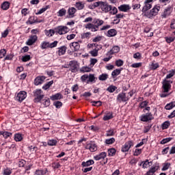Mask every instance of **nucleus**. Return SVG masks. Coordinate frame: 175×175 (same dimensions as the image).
<instances>
[{
	"label": "nucleus",
	"instance_id": "1",
	"mask_svg": "<svg viewBox=\"0 0 175 175\" xmlns=\"http://www.w3.org/2000/svg\"><path fill=\"white\" fill-rule=\"evenodd\" d=\"M103 20H100L99 18H96L94 20V23H88L86 25H84V27L85 29H89V31H91L92 32H96L97 31H99V27L100 25H103Z\"/></svg>",
	"mask_w": 175,
	"mask_h": 175
},
{
	"label": "nucleus",
	"instance_id": "2",
	"mask_svg": "<svg viewBox=\"0 0 175 175\" xmlns=\"http://www.w3.org/2000/svg\"><path fill=\"white\" fill-rule=\"evenodd\" d=\"M135 92V90H132L127 94L124 92L120 93L117 96L118 102H120V103H121V102H128V100L133 96Z\"/></svg>",
	"mask_w": 175,
	"mask_h": 175
},
{
	"label": "nucleus",
	"instance_id": "3",
	"mask_svg": "<svg viewBox=\"0 0 175 175\" xmlns=\"http://www.w3.org/2000/svg\"><path fill=\"white\" fill-rule=\"evenodd\" d=\"M159 10H161V6L156 5L149 12L145 13L144 16H146V17H148V18H152V17H155V16L158 15V13H159Z\"/></svg>",
	"mask_w": 175,
	"mask_h": 175
},
{
	"label": "nucleus",
	"instance_id": "4",
	"mask_svg": "<svg viewBox=\"0 0 175 175\" xmlns=\"http://www.w3.org/2000/svg\"><path fill=\"white\" fill-rule=\"evenodd\" d=\"M172 84H173V81L163 79L162 81V92H169L172 90Z\"/></svg>",
	"mask_w": 175,
	"mask_h": 175
},
{
	"label": "nucleus",
	"instance_id": "5",
	"mask_svg": "<svg viewBox=\"0 0 175 175\" xmlns=\"http://www.w3.org/2000/svg\"><path fill=\"white\" fill-rule=\"evenodd\" d=\"M85 148L89 150L90 152H96V151H98V145L94 141L88 142L85 144Z\"/></svg>",
	"mask_w": 175,
	"mask_h": 175
},
{
	"label": "nucleus",
	"instance_id": "6",
	"mask_svg": "<svg viewBox=\"0 0 175 175\" xmlns=\"http://www.w3.org/2000/svg\"><path fill=\"white\" fill-rule=\"evenodd\" d=\"M55 33H58L59 35H65L69 32L70 29L68 27L66 26H58L55 28Z\"/></svg>",
	"mask_w": 175,
	"mask_h": 175
},
{
	"label": "nucleus",
	"instance_id": "7",
	"mask_svg": "<svg viewBox=\"0 0 175 175\" xmlns=\"http://www.w3.org/2000/svg\"><path fill=\"white\" fill-rule=\"evenodd\" d=\"M34 100L35 102H41V100L44 98V94H43V91L40 89H38L34 92Z\"/></svg>",
	"mask_w": 175,
	"mask_h": 175
},
{
	"label": "nucleus",
	"instance_id": "8",
	"mask_svg": "<svg viewBox=\"0 0 175 175\" xmlns=\"http://www.w3.org/2000/svg\"><path fill=\"white\" fill-rule=\"evenodd\" d=\"M70 65V70L72 73H76L79 70V68L80 65L79 64V62L77 61L73 60L70 61L69 63Z\"/></svg>",
	"mask_w": 175,
	"mask_h": 175
},
{
	"label": "nucleus",
	"instance_id": "9",
	"mask_svg": "<svg viewBox=\"0 0 175 175\" xmlns=\"http://www.w3.org/2000/svg\"><path fill=\"white\" fill-rule=\"evenodd\" d=\"M134 143L133 141L130 140L126 142L122 147L121 151L122 152H128L131 150V147H133Z\"/></svg>",
	"mask_w": 175,
	"mask_h": 175
},
{
	"label": "nucleus",
	"instance_id": "10",
	"mask_svg": "<svg viewBox=\"0 0 175 175\" xmlns=\"http://www.w3.org/2000/svg\"><path fill=\"white\" fill-rule=\"evenodd\" d=\"M140 120L143 122H148V121H151V120H154V117L152 116V113H147L146 115H142L140 117Z\"/></svg>",
	"mask_w": 175,
	"mask_h": 175
},
{
	"label": "nucleus",
	"instance_id": "11",
	"mask_svg": "<svg viewBox=\"0 0 175 175\" xmlns=\"http://www.w3.org/2000/svg\"><path fill=\"white\" fill-rule=\"evenodd\" d=\"M36 40H38V36L31 35L27 41L26 42V44L27 46H32V44L36 42Z\"/></svg>",
	"mask_w": 175,
	"mask_h": 175
},
{
	"label": "nucleus",
	"instance_id": "12",
	"mask_svg": "<svg viewBox=\"0 0 175 175\" xmlns=\"http://www.w3.org/2000/svg\"><path fill=\"white\" fill-rule=\"evenodd\" d=\"M27 98V92L25 91H21L16 96V99L18 100V102H23L24 99Z\"/></svg>",
	"mask_w": 175,
	"mask_h": 175
},
{
	"label": "nucleus",
	"instance_id": "13",
	"mask_svg": "<svg viewBox=\"0 0 175 175\" xmlns=\"http://www.w3.org/2000/svg\"><path fill=\"white\" fill-rule=\"evenodd\" d=\"M101 10L104 12L105 13H108V12H110L111 10V5H108L107 2L103 1V4L101 5Z\"/></svg>",
	"mask_w": 175,
	"mask_h": 175
},
{
	"label": "nucleus",
	"instance_id": "14",
	"mask_svg": "<svg viewBox=\"0 0 175 175\" xmlns=\"http://www.w3.org/2000/svg\"><path fill=\"white\" fill-rule=\"evenodd\" d=\"M107 157V153L106 152H102L97 155L94 156V161H102Z\"/></svg>",
	"mask_w": 175,
	"mask_h": 175
},
{
	"label": "nucleus",
	"instance_id": "15",
	"mask_svg": "<svg viewBox=\"0 0 175 175\" xmlns=\"http://www.w3.org/2000/svg\"><path fill=\"white\" fill-rule=\"evenodd\" d=\"M81 41L74 42L70 44V47L73 51H79L80 50V44Z\"/></svg>",
	"mask_w": 175,
	"mask_h": 175
},
{
	"label": "nucleus",
	"instance_id": "16",
	"mask_svg": "<svg viewBox=\"0 0 175 175\" xmlns=\"http://www.w3.org/2000/svg\"><path fill=\"white\" fill-rule=\"evenodd\" d=\"M151 8H152V3H146V1H144V6L142 10V13L146 14V13H147V12H148Z\"/></svg>",
	"mask_w": 175,
	"mask_h": 175
},
{
	"label": "nucleus",
	"instance_id": "17",
	"mask_svg": "<svg viewBox=\"0 0 175 175\" xmlns=\"http://www.w3.org/2000/svg\"><path fill=\"white\" fill-rule=\"evenodd\" d=\"M44 80H46V77L44 76L37 77L34 80V84L35 85H40V84L44 83Z\"/></svg>",
	"mask_w": 175,
	"mask_h": 175
},
{
	"label": "nucleus",
	"instance_id": "18",
	"mask_svg": "<svg viewBox=\"0 0 175 175\" xmlns=\"http://www.w3.org/2000/svg\"><path fill=\"white\" fill-rule=\"evenodd\" d=\"M120 53V46H113L112 49L107 52V55H113V54H117Z\"/></svg>",
	"mask_w": 175,
	"mask_h": 175
},
{
	"label": "nucleus",
	"instance_id": "19",
	"mask_svg": "<svg viewBox=\"0 0 175 175\" xmlns=\"http://www.w3.org/2000/svg\"><path fill=\"white\" fill-rule=\"evenodd\" d=\"M100 49H102V46L98 45V46H96L94 49H93V50L90 51L89 54H90L92 57H98V53Z\"/></svg>",
	"mask_w": 175,
	"mask_h": 175
},
{
	"label": "nucleus",
	"instance_id": "20",
	"mask_svg": "<svg viewBox=\"0 0 175 175\" xmlns=\"http://www.w3.org/2000/svg\"><path fill=\"white\" fill-rule=\"evenodd\" d=\"M118 10L120 12H124V13H126L128 10H131V5L128 4H122L118 7Z\"/></svg>",
	"mask_w": 175,
	"mask_h": 175
},
{
	"label": "nucleus",
	"instance_id": "21",
	"mask_svg": "<svg viewBox=\"0 0 175 175\" xmlns=\"http://www.w3.org/2000/svg\"><path fill=\"white\" fill-rule=\"evenodd\" d=\"M76 12H77V10H76L75 7L69 8L68 10V18H73V17H75Z\"/></svg>",
	"mask_w": 175,
	"mask_h": 175
},
{
	"label": "nucleus",
	"instance_id": "22",
	"mask_svg": "<svg viewBox=\"0 0 175 175\" xmlns=\"http://www.w3.org/2000/svg\"><path fill=\"white\" fill-rule=\"evenodd\" d=\"M159 169V165H153L151 168L146 172V175H154L155 172Z\"/></svg>",
	"mask_w": 175,
	"mask_h": 175
},
{
	"label": "nucleus",
	"instance_id": "23",
	"mask_svg": "<svg viewBox=\"0 0 175 175\" xmlns=\"http://www.w3.org/2000/svg\"><path fill=\"white\" fill-rule=\"evenodd\" d=\"M170 10H172L171 7H167V8H165L164 10V12H163V14L161 15L162 18H166V17L170 16V13H171Z\"/></svg>",
	"mask_w": 175,
	"mask_h": 175
},
{
	"label": "nucleus",
	"instance_id": "24",
	"mask_svg": "<svg viewBox=\"0 0 175 175\" xmlns=\"http://www.w3.org/2000/svg\"><path fill=\"white\" fill-rule=\"evenodd\" d=\"M116 35H117V30H116V29H111L107 31V36H108V38H113L116 36Z\"/></svg>",
	"mask_w": 175,
	"mask_h": 175
},
{
	"label": "nucleus",
	"instance_id": "25",
	"mask_svg": "<svg viewBox=\"0 0 175 175\" xmlns=\"http://www.w3.org/2000/svg\"><path fill=\"white\" fill-rule=\"evenodd\" d=\"M122 70V68H117L116 70H114L112 72H111V77L113 79H116V76H118L120 75H121V71Z\"/></svg>",
	"mask_w": 175,
	"mask_h": 175
},
{
	"label": "nucleus",
	"instance_id": "26",
	"mask_svg": "<svg viewBox=\"0 0 175 175\" xmlns=\"http://www.w3.org/2000/svg\"><path fill=\"white\" fill-rule=\"evenodd\" d=\"M50 99H51V100H58L59 99H62V94H61V93H57L54 95H52L50 97Z\"/></svg>",
	"mask_w": 175,
	"mask_h": 175
},
{
	"label": "nucleus",
	"instance_id": "27",
	"mask_svg": "<svg viewBox=\"0 0 175 175\" xmlns=\"http://www.w3.org/2000/svg\"><path fill=\"white\" fill-rule=\"evenodd\" d=\"M95 163V161H94V160H88L87 161H83L81 163V165L83 167H87L88 166H91V165H94Z\"/></svg>",
	"mask_w": 175,
	"mask_h": 175
},
{
	"label": "nucleus",
	"instance_id": "28",
	"mask_svg": "<svg viewBox=\"0 0 175 175\" xmlns=\"http://www.w3.org/2000/svg\"><path fill=\"white\" fill-rule=\"evenodd\" d=\"M41 103L44 106V107H49V106L51 105L50 98L46 97L41 100Z\"/></svg>",
	"mask_w": 175,
	"mask_h": 175
},
{
	"label": "nucleus",
	"instance_id": "29",
	"mask_svg": "<svg viewBox=\"0 0 175 175\" xmlns=\"http://www.w3.org/2000/svg\"><path fill=\"white\" fill-rule=\"evenodd\" d=\"M96 79L95 75L92 74L89 75L88 79L87 80V84H90V83H96Z\"/></svg>",
	"mask_w": 175,
	"mask_h": 175
},
{
	"label": "nucleus",
	"instance_id": "30",
	"mask_svg": "<svg viewBox=\"0 0 175 175\" xmlns=\"http://www.w3.org/2000/svg\"><path fill=\"white\" fill-rule=\"evenodd\" d=\"M10 8V3L9 1H4L1 4V9L3 10H8Z\"/></svg>",
	"mask_w": 175,
	"mask_h": 175
},
{
	"label": "nucleus",
	"instance_id": "31",
	"mask_svg": "<svg viewBox=\"0 0 175 175\" xmlns=\"http://www.w3.org/2000/svg\"><path fill=\"white\" fill-rule=\"evenodd\" d=\"M103 3V1H96L94 2L92 7H90V9H95V8H102V5Z\"/></svg>",
	"mask_w": 175,
	"mask_h": 175
},
{
	"label": "nucleus",
	"instance_id": "32",
	"mask_svg": "<svg viewBox=\"0 0 175 175\" xmlns=\"http://www.w3.org/2000/svg\"><path fill=\"white\" fill-rule=\"evenodd\" d=\"M107 79H109V75L107 73L101 74L98 77V80H100V81H106Z\"/></svg>",
	"mask_w": 175,
	"mask_h": 175
},
{
	"label": "nucleus",
	"instance_id": "33",
	"mask_svg": "<svg viewBox=\"0 0 175 175\" xmlns=\"http://www.w3.org/2000/svg\"><path fill=\"white\" fill-rule=\"evenodd\" d=\"M114 143H116V139L114 137L106 139L105 140V144L108 146H110L111 144H114Z\"/></svg>",
	"mask_w": 175,
	"mask_h": 175
},
{
	"label": "nucleus",
	"instance_id": "34",
	"mask_svg": "<svg viewBox=\"0 0 175 175\" xmlns=\"http://www.w3.org/2000/svg\"><path fill=\"white\" fill-rule=\"evenodd\" d=\"M66 53V46H62L59 48L58 54L59 55H64Z\"/></svg>",
	"mask_w": 175,
	"mask_h": 175
},
{
	"label": "nucleus",
	"instance_id": "35",
	"mask_svg": "<svg viewBox=\"0 0 175 175\" xmlns=\"http://www.w3.org/2000/svg\"><path fill=\"white\" fill-rule=\"evenodd\" d=\"M175 75V70H171L169 71V73L166 75L164 80H169V79H172L173 76Z\"/></svg>",
	"mask_w": 175,
	"mask_h": 175
},
{
	"label": "nucleus",
	"instance_id": "36",
	"mask_svg": "<svg viewBox=\"0 0 175 175\" xmlns=\"http://www.w3.org/2000/svg\"><path fill=\"white\" fill-rule=\"evenodd\" d=\"M159 68V64L154 63L152 62L151 64H150V70H156V69H158Z\"/></svg>",
	"mask_w": 175,
	"mask_h": 175
},
{
	"label": "nucleus",
	"instance_id": "37",
	"mask_svg": "<svg viewBox=\"0 0 175 175\" xmlns=\"http://www.w3.org/2000/svg\"><path fill=\"white\" fill-rule=\"evenodd\" d=\"M173 107H175V101L171 102L165 106V110H172Z\"/></svg>",
	"mask_w": 175,
	"mask_h": 175
},
{
	"label": "nucleus",
	"instance_id": "38",
	"mask_svg": "<svg viewBox=\"0 0 175 175\" xmlns=\"http://www.w3.org/2000/svg\"><path fill=\"white\" fill-rule=\"evenodd\" d=\"M40 48L42 50H46V49H49V42L44 41L40 44Z\"/></svg>",
	"mask_w": 175,
	"mask_h": 175
},
{
	"label": "nucleus",
	"instance_id": "39",
	"mask_svg": "<svg viewBox=\"0 0 175 175\" xmlns=\"http://www.w3.org/2000/svg\"><path fill=\"white\" fill-rule=\"evenodd\" d=\"M2 136L4 139H8V137H12V136H13V133L9 131H3Z\"/></svg>",
	"mask_w": 175,
	"mask_h": 175
},
{
	"label": "nucleus",
	"instance_id": "40",
	"mask_svg": "<svg viewBox=\"0 0 175 175\" xmlns=\"http://www.w3.org/2000/svg\"><path fill=\"white\" fill-rule=\"evenodd\" d=\"M54 33H55V29L46 30L45 31V35L46 36H49V38H51V36H53Z\"/></svg>",
	"mask_w": 175,
	"mask_h": 175
},
{
	"label": "nucleus",
	"instance_id": "41",
	"mask_svg": "<svg viewBox=\"0 0 175 175\" xmlns=\"http://www.w3.org/2000/svg\"><path fill=\"white\" fill-rule=\"evenodd\" d=\"M116 152H117V150H116V148H114L108 149V156L109 157H114V155H116Z\"/></svg>",
	"mask_w": 175,
	"mask_h": 175
},
{
	"label": "nucleus",
	"instance_id": "42",
	"mask_svg": "<svg viewBox=\"0 0 175 175\" xmlns=\"http://www.w3.org/2000/svg\"><path fill=\"white\" fill-rule=\"evenodd\" d=\"M12 168L6 167L3 170V175H11L12 173Z\"/></svg>",
	"mask_w": 175,
	"mask_h": 175
},
{
	"label": "nucleus",
	"instance_id": "43",
	"mask_svg": "<svg viewBox=\"0 0 175 175\" xmlns=\"http://www.w3.org/2000/svg\"><path fill=\"white\" fill-rule=\"evenodd\" d=\"M75 8H77L78 10H83V9H84V3L82 2H77L75 3Z\"/></svg>",
	"mask_w": 175,
	"mask_h": 175
},
{
	"label": "nucleus",
	"instance_id": "44",
	"mask_svg": "<svg viewBox=\"0 0 175 175\" xmlns=\"http://www.w3.org/2000/svg\"><path fill=\"white\" fill-rule=\"evenodd\" d=\"M65 14H66V10L65 8H62L57 12L58 17H64Z\"/></svg>",
	"mask_w": 175,
	"mask_h": 175
},
{
	"label": "nucleus",
	"instance_id": "45",
	"mask_svg": "<svg viewBox=\"0 0 175 175\" xmlns=\"http://www.w3.org/2000/svg\"><path fill=\"white\" fill-rule=\"evenodd\" d=\"M91 70H92L91 67H88V66H83L82 68H80V72H81L82 73L88 72H90Z\"/></svg>",
	"mask_w": 175,
	"mask_h": 175
},
{
	"label": "nucleus",
	"instance_id": "46",
	"mask_svg": "<svg viewBox=\"0 0 175 175\" xmlns=\"http://www.w3.org/2000/svg\"><path fill=\"white\" fill-rule=\"evenodd\" d=\"M152 163V162L148 161V160H146L145 161L142 162V167L144 169H147V167H150V164Z\"/></svg>",
	"mask_w": 175,
	"mask_h": 175
},
{
	"label": "nucleus",
	"instance_id": "47",
	"mask_svg": "<svg viewBox=\"0 0 175 175\" xmlns=\"http://www.w3.org/2000/svg\"><path fill=\"white\" fill-rule=\"evenodd\" d=\"M54 83V81H50L49 82L44 84V85L42 87V90H44L45 91L46 90H49L51 85H53V83Z\"/></svg>",
	"mask_w": 175,
	"mask_h": 175
},
{
	"label": "nucleus",
	"instance_id": "48",
	"mask_svg": "<svg viewBox=\"0 0 175 175\" xmlns=\"http://www.w3.org/2000/svg\"><path fill=\"white\" fill-rule=\"evenodd\" d=\"M111 118H113V113L110 112L103 117L104 121H109V120H111Z\"/></svg>",
	"mask_w": 175,
	"mask_h": 175
},
{
	"label": "nucleus",
	"instance_id": "49",
	"mask_svg": "<svg viewBox=\"0 0 175 175\" xmlns=\"http://www.w3.org/2000/svg\"><path fill=\"white\" fill-rule=\"evenodd\" d=\"M15 142H21L23 140V135L20 133H16L14 135Z\"/></svg>",
	"mask_w": 175,
	"mask_h": 175
},
{
	"label": "nucleus",
	"instance_id": "50",
	"mask_svg": "<svg viewBox=\"0 0 175 175\" xmlns=\"http://www.w3.org/2000/svg\"><path fill=\"white\" fill-rule=\"evenodd\" d=\"M170 126V122L165 121L161 124V128L163 130L167 129Z\"/></svg>",
	"mask_w": 175,
	"mask_h": 175
},
{
	"label": "nucleus",
	"instance_id": "51",
	"mask_svg": "<svg viewBox=\"0 0 175 175\" xmlns=\"http://www.w3.org/2000/svg\"><path fill=\"white\" fill-rule=\"evenodd\" d=\"M90 36H91L90 32L83 33L81 35V39H90Z\"/></svg>",
	"mask_w": 175,
	"mask_h": 175
},
{
	"label": "nucleus",
	"instance_id": "52",
	"mask_svg": "<svg viewBox=\"0 0 175 175\" xmlns=\"http://www.w3.org/2000/svg\"><path fill=\"white\" fill-rule=\"evenodd\" d=\"M148 105V101L145 100L139 103V108L144 109V107H147Z\"/></svg>",
	"mask_w": 175,
	"mask_h": 175
},
{
	"label": "nucleus",
	"instance_id": "53",
	"mask_svg": "<svg viewBox=\"0 0 175 175\" xmlns=\"http://www.w3.org/2000/svg\"><path fill=\"white\" fill-rule=\"evenodd\" d=\"M165 42L170 44V43L174 42L175 38L174 37H165Z\"/></svg>",
	"mask_w": 175,
	"mask_h": 175
},
{
	"label": "nucleus",
	"instance_id": "54",
	"mask_svg": "<svg viewBox=\"0 0 175 175\" xmlns=\"http://www.w3.org/2000/svg\"><path fill=\"white\" fill-rule=\"evenodd\" d=\"M90 67L93 68L95 64L98 62V59H96V58H91L90 60Z\"/></svg>",
	"mask_w": 175,
	"mask_h": 175
},
{
	"label": "nucleus",
	"instance_id": "55",
	"mask_svg": "<svg viewBox=\"0 0 175 175\" xmlns=\"http://www.w3.org/2000/svg\"><path fill=\"white\" fill-rule=\"evenodd\" d=\"M47 9H50V5H46L44 8H42V9H40L37 14H42V13H44V12H46V10H47Z\"/></svg>",
	"mask_w": 175,
	"mask_h": 175
},
{
	"label": "nucleus",
	"instance_id": "56",
	"mask_svg": "<svg viewBox=\"0 0 175 175\" xmlns=\"http://www.w3.org/2000/svg\"><path fill=\"white\" fill-rule=\"evenodd\" d=\"M48 146H57V140L56 139H49L47 142Z\"/></svg>",
	"mask_w": 175,
	"mask_h": 175
},
{
	"label": "nucleus",
	"instance_id": "57",
	"mask_svg": "<svg viewBox=\"0 0 175 175\" xmlns=\"http://www.w3.org/2000/svg\"><path fill=\"white\" fill-rule=\"evenodd\" d=\"M106 136H114V129H110L109 130L107 131Z\"/></svg>",
	"mask_w": 175,
	"mask_h": 175
},
{
	"label": "nucleus",
	"instance_id": "58",
	"mask_svg": "<svg viewBox=\"0 0 175 175\" xmlns=\"http://www.w3.org/2000/svg\"><path fill=\"white\" fill-rule=\"evenodd\" d=\"M31 59V55H25L22 57V61L23 62H28Z\"/></svg>",
	"mask_w": 175,
	"mask_h": 175
},
{
	"label": "nucleus",
	"instance_id": "59",
	"mask_svg": "<svg viewBox=\"0 0 175 175\" xmlns=\"http://www.w3.org/2000/svg\"><path fill=\"white\" fill-rule=\"evenodd\" d=\"M47 173V170H46V172L43 171V170H36L35 172V174L36 175H43L46 174Z\"/></svg>",
	"mask_w": 175,
	"mask_h": 175
},
{
	"label": "nucleus",
	"instance_id": "60",
	"mask_svg": "<svg viewBox=\"0 0 175 175\" xmlns=\"http://www.w3.org/2000/svg\"><path fill=\"white\" fill-rule=\"evenodd\" d=\"M172 137H167V138H164L161 141V144H166V143H169V142H170L172 140Z\"/></svg>",
	"mask_w": 175,
	"mask_h": 175
},
{
	"label": "nucleus",
	"instance_id": "61",
	"mask_svg": "<svg viewBox=\"0 0 175 175\" xmlns=\"http://www.w3.org/2000/svg\"><path fill=\"white\" fill-rule=\"evenodd\" d=\"M87 80H88V75L85 74L81 77V81L82 83H85V81L87 82Z\"/></svg>",
	"mask_w": 175,
	"mask_h": 175
},
{
	"label": "nucleus",
	"instance_id": "62",
	"mask_svg": "<svg viewBox=\"0 0 175 175\" xmlns=\"http://www.w3.org/2000/svg\"><path fill=\"white\" fill-rule=\"evenodd\" d=\"M9 28H7L3 33H1V37L3 38H6V36H8V35H9Z\"/></svg>",
	"mask_w": 175,
	"mask_h": 175
},
{
	"label": "nucleus",
	"instance_id": "63",
	"mask_svg": "<svg viewBox=\"0 0 175 175\" xmlns=\"http://www.w3.org/2000/svg\"><path fill=\"white\" fill-rule=\"evenodd\" d=\"M6 49H1L0 50V58H3L6 55Z\"/></svg>",
	"mask_w": 175,
	"mask_h": 175
},
{
	"label": "nucleus",
	"instance_id": "64",
	"mask_svg": "<svg viewBox=\"0 0 175 175\" xmlns=\"http://www.w3.org/2000/svg\"><path fill=\"white\" fill-rule=\"evenodd\" d=\"M92 106H97L98 107L102 105L101 101H92Z\"/></svg>",
	"mask_w": 175,
	"mask_h": 175
}]
</instances>
